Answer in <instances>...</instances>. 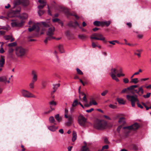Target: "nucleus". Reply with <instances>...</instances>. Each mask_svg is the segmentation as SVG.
Segmentation results:
<instances>
[{
  "label": "nucleus",
  "instance_id": "1",
  "mask_svg": "<svg viewBox=\"0 0 151 151\" xmlns=\"http://www.w3.org/2000/svg\"><path fill=\"white\" fill-rule=\"evenodd\" d=\"M138 87V86L137 85L131 86L129 87H128L127 88L124 89L122 90L121 93H129V91H130L133 93H139V92H140L141 93V94H140V95H141L143 93V90L142 87L139 88L138 90L134 89L135 88H137Z\"/></svg>",
  "mask_w": 151,
  "mask_h": 151
},
{
  "label": "nucleus",
  "instance_id": "2",
  "mask_svg": "<svg viewBox=\"0 0 151 151\" xmlns=\"http://www.w3.org/2000/svg\"><path fill=\"white\" fill-rule=\"evenodd\" d=\"M15 53L16 55L19 58L24 56L26 53V50L21 46H17L15 49Z\"/></svg>",
  "mask_w": 151,
  "mask_h": 151
},
{
  "label": "nucleus",
  "instance_id": "3",
  "mask_svg": "<svg viewBox=\"0 0 151 151\" xmlns=\"http://www.w3.org/2000/svg\"><path fill=\"white\" fill-rule=\"evenodd\" d=\"M107 125L106 122L103 120H97L95 122L94 127L98 129H103Z\"/></svg>",
  "mask_w": 151,
  "mask_h": 151
},
{
  "label": "nucleus",
  "instance_id": "4",
  "mask_svg": "<svg viewBox=\"0 0 151 151\" xmlns=\"http://www.w3.org/2000/svg\"><path fill=\"white\" fill-rule=\"evenodd\" d=\"M55 31V28L52 27L49 28L46 32L47 36L44 40V42L47 43L48 40H51L52 39H55V37L53 36Z\"/></svg>",
  "mask_w": 151,
  "mask_h": 151
},
{
  "label": "nucleus",
  "instance_id": "5",
  "mask_svg": "<svg viewBox=\"0 0 151 151\" xmlns=\"http://www.w3.org/2000/svg\"><path fill=\"white\" fill-rule=\"evenodd\" d=\"M32 74L33 76L32 80L29 85L30 88L31 89H33L34 88V84L37 80V76L36 72L33 70L32 72Z\"/></svg>",
  "mask_w": 151,
  "mask_h": 151
},
{
  "label": "nucleus",
  "instance_id": "6",
  "mask_svg": "<svg viewBox=\"0 0 151 151\" xmlns=\"http://www.w3.org/2000/svg\"><path fill=\"white\" fill-rule=\"evenodd\" d=\"M12 26L13 27H22L24 24V21L23 20H11Z\"/></svg>",
  "mask_w": 151,
  "mask_h": 151
},
{
  "label": "nucleus",
  "instance_id": "7",
  "mask_svg": "<svg viewBox=\"0 0 151 151\" xmlns=\"http://www.w3.org/2000/svg\"><path fill=\"white\" fill-rule=\"evenodd\" d=\"M127 98L128 100L131 101V104L132 107L135 106V102H139V100L137 99V96L136 95L134 96L127 95Z\"/></svg>",
  "mask_w": 151,
  "mask_h": 151
},
{
  "label": "nucleus",
  "instance_id": "8",
  "mask_svg": "<svg viewBox=\"0 0 151 151\" xmlns=\"http://www.w3.org/2000/svg\"><path fill=\"white\" fill-rule=\"evenodd\" d=\"M22 96L26 98H36V96L29 91L24 89H22L21 91Z\"/></svg>",
  "mask_w": 151,
  "mask_h": 151
},
{
  "label": "nucleus",
  "instance_id": "9",
  "mask_svg": "<svg viewBox=\"0 0 151 151\" xmlns=\"http://www.w3.org/2000/svg\"><path fill=\"white\" fill-rule=\"evenodd\" d=\"M90 38L91 39L102 40L104 42H106L105 38L100 33H94L91 36Z\"/></svg>",
  "mask_w": 151,
  "mask_h": 151
},
{
  "label": "nucleus",
  "instance_id": "10",
  "mask_svg": "<svg viewBox=\"0 0 151 151\" xmlns=\"http://www.w3.org/2000/svg\"><path fill=\"white\" fill-rule=\"evenodd\" d=\"M122 72V69L118 70L116 69H112L111 70V76L113 79L115 80L116 81L118 82L119 80L116 76L115 74L118 73H121Z\"/></svg>",
  "mask_w": 151,
  "mask_h": 151
},
{
  "label": "nucleus",
  "instance_id": "11",
  "mask_svg": "<svg viewBox=\"0 0 151 151\" xmlns=\"http://www.w3.org/2000/svg\"><path fill=\"white\" fill-rule=\"evenodd\" d=\"M140 127V125L137 123H135L127 127H124L123 128V129H127L130 130L136 131Z\"/></svg>",
  "mask_w": 151,
  "mask_h": 151
},
{
  "label": "nucleus",
  "instance_id": "12",
  "mask_svg": "<svg viewBox=\"0 0 151 151\" xmlns=\"http://www.w3.org/2000/svg\"><path fill=\"white\" fill-rule=\"evenodd\" d=\"M78 122L81 126L84 127L85 126L86 120L85 117L82 115H80L78 117Z\"/></svg>",
  "mask_w": 151,
  "mask_h": 151
},
{
  "label": "nucleus",
  "instance_id": "13",
  "mask_svg": "<svg viewBox=\"0 0 151 151\" xmlns=\"http://www.w3.org/2000/svg\"><path fill=\"white\" fill-rule=\"evenodd\" d=\"M41 24L39 23H37L34 24L33 26L28 29V30L29 32H31L33 31L35 29L36 31L39 32L40 30V27Z\"/></svg>",
  "mask_w": 151,
  "mask_h": 151
},
{
  "label": "nucleus",
  "instance_id": "14",
  "mask_svg": "<svg viewBox=\"0 0 151 151\" xmlns=\"http://www.w3.org/2000/svg\"><path fill=\"white\" fill-rule=\"evenodd\" d=\"M68 121L65 123V125L69 126L71 125L73 122V117L71 115H69L68 117Z\"/></svg>",
  "mask_w": 151,
  "mask_h": 151
},
{
  "label": "nucleus",
  "instance_id": "15",
  "mask_svg": "<svg viewBox=\"0 0 151 151\" xmlns=\"http://www.w3.org/2000/svg\"><path fill=\"white\" fill-rule=\"evenodd\" d=\"M19 4H21L24 6H27L29 4V2L28 0H20Z\"/></svg>",
  "mask_w": 151,
  "mask_h": 151
},
{
  "label": "nucleus",
  "instance_id": "16",
  "mask_svg": "<svg viewBox=\"0 0 151 151\" xmlns=\"http://www.w3.org/2000/svg\"><path fill=\"white\" fill-rule=\"evenodd\" d=\"M118 122L119 124L124 125L125 123V118L124 117H121L119 118Z\"/></svg>",
  "mask_w": 151,
  "mask_h": 151
},
{
  "label": "nucleus",
  "instance_id": "17",
  "mask_svg": "<svg viewBox=\"0 0 151 151\" xmlns=\"http://www.w3.org/2000/svg\"><path fill=\"white\" fill-rule=\"evenodd\" d=\"M48 128L50 131L52 132H55L58 129V127L54 125H53L48 127Z\"/></svg>",
  "mask_w": 151,
  "mask_h": 151
},
{
  "label": "nucleus",
  "instance_id": "18",
  "mask_svg": "<svg viewBox=\"0 0 151 151\" xmlns=\"http://www.w3.org/2000/svg\"><path fill=\"white\" fill-rule=\"evenodd\" d=\"M77 134L76 132L73 131L72 132V141L73 142H74L76 139Z\"/></svg>",
  "mask_w": 151,
  "mask_h": 151
},
{
  "label": "nucleus",
  "instance_id": "19",
  "mask_svg": "<svg viewBox=\"0 0 151 151\" xmlns=\"http://www.w3.org/2000/svg\"><path fill=\"white\" fill-rule=\"evenodd\" d=\"M117 100L120 104H124L125 103V101H124L123 99L117 98Z\"/></svg>",
  "mask_w": 151,
  "mask_h": 151
},
{
  "label": "nucleus",
  "instance_id": "20",
  "mask_svg": "<svg viewBox=\"0 0 151 151\" xmlns=\"http://www.w3.org/2000/svg\"><path fill=\"white\" fill-rule=\"evenodd\" d=\"M110 21L101 22V26H103L105 25L106 27H108L110 24Z\"/></svg>",
  "mask_w": 151,
  "mask_h": 151
},
{
  "label": "nucleus",
  "instance_id": "21",
  "mask_svg": "<svg viewBox=\"0 0 151 151\" xmlns=\"http://www.w3.org/2000/svg\"><path fill=\"white\" fill-rule=\"evenodd\" d=\"M58 48L59 51L60 53H63L65 52V51L63 45H59L58 46Z\"/></svg>",
  "mask_w": 151,
  "mask_h": 151
},
{
  "label": "nucleus",
  "instance_id": "22",
  "mask_svg": "<svg viewBox=\"0 0 151 151\" xmlns=\"http://www.w3.org/2000/svg\"><path fill=\"white\" fill-rule=\"evenodd\" d=\"M83 96V100L85 102L87 103L88 102V100L86 98V94L83 92H82L81 94V96Z\"/></svg>",
  "mask_w": 151,
  "mask_h": 151
},
{
  "label": "nucleus",
  "instance_id": "23",
  "mask_svg": "<svg viewBox=\"0 0 151 151\" xmlns=\"http://www.w3.org/2000/svg\"><path fill=\"white\" fill-rule=\"evenodd\" d=\"M7 79V77L6 76H3L0 77V82H3L6 83Z\"/></svg>",
  "mask_w": 151,
  "mask_h": 151
},
{
  "label": "nucleus",
  "instance_id": "24",
  "mask_svg": "<svg viewBox=\"0 0 151 151\" xmlns=\"http://www.w3.org/2000/svg\"><path fill=\"white\" fill-rule=\"evenodd\" d=\"M60 84L59 83L56 84H54L53 85V89L54 90L51 93L52 95V94H53L56 91V90L57 89V88H56V86H57V87H59L60 86Z\"/></svg>",
  "mask_w": 151,
  "mask_h": 151
},
{
  "label": "nucleus",
  "instance_id": "25",
  "mask_svg": "<svg viewBox=\"0 0 151 151\" xmlns=\"http://www.w3.org/2000/svg\"><path fill=\"white\" fill-rule=\"evenodd\" d=\"M49 121L50 123L53 124L55 125L56 124L55 123V119L52 116H51L49 118Z\"/></svg>",
  "mask_w": 151,
  "mask_h": 151
},
{
  "label": "nucleus",
  "instance_id": "26",
  "mask_svg": "<svg viewBox=\"0 0 151 151\" xmlns=\"http://www.w3.org/2000/svg\"><path fill=\"white\" fill-rule=\"evenodd\" d=\"M5 62L4 58L1 56L0 58V65L3 66Z\"/></svg>",
  "mask_w": 151,
  "mask_h": 151
},
{
  "label": "nucleus",
  "instance_id": "27",
  "mask_svg": "<svg viewBox=\"0 0 151 151\" xmlns=\"http://www.w3.org/2000/svg\"><path fill=\"white\" fill-rule=\"evenodd\" d=\"M28 16L27 14L24 13L20 17V18L21 19H27L28 18Z\"/></svg>",
  "mask_w": 151,
  "mask_h": 151
},
{
  "label": "nucleus",
  "instance_id": "28",
  "mask_svg": "<svg viewBox=\"0 0 151 151\" xmlns=\"http://www.w3.org/2000/svg\"><path fill=\"white\" fill-rule=\"evenodd\" d=\"M55 118L58 122H60L62 121V118L60 117L59 114L56 115L55 116Z\"/></svg>",
  "mask_w": 151,
  "mask_h": 151
},
{
  "label": "nucleus",
  "instance_id": "29",
  "mask_svg": "<svg viewBox=\"0 0 151 151\" xmlns=\"http://www.w3.org/2000/svg\"><path fill=\"white\" fill-rule=\"evenodd\" d=\"M93 24L96 26H101V22H100L99 21H95L94 22Z\"/></svg>",
  "mask_w": 151,
  "mask_h": 151
},
{
  "label": "nucleus",
  "instance_id": "30",
  "mask_svg": "<svg viewBox=\"0 0 151 151\" xmlns=\"http://www.w3.org/2000/svg\"><path fill=\"white\" fill-rule=\"evenodd\" d=\"M17 45V43L16 42H14L8 45V46L9 47H12L16 46Z\"/></svg>",
  "mask_w": 151,
  "mask_h": 151
},
{
  "label": "nucleus",
  "instance_id": "31",
  "mask_svg": "<svg viewBox=\"0 0 151 151\" xmlns=\"http://www.w3.org/2000/svg\"><path fill=\"white\" fill-rule=\"evenodd\" d=\"M41 23L45 27H48L50 26V24L49 23V22H42Z\"/></svg>",
  "mask_w": 151,
  "mask_h": 151
},
{
  "label": "nucleus",
  "instance_id": "32",
  "mask_svg": "<svg viewBox=\"0 0 151 151\" xmlns=\"http://www.w3.org/2000/svg\"><path fill=\"white\" fill-rule=\"evenodd\" d=\"M81 151H89V150L88 148L86 145H85L82 147L81 150Z\"/></svg>",
  "mask_w": 151,
  "mask_h": 151
},
{
  "label": "nucleus",
  "instance_id": "33",
  "mask_svg": "<svg viewBox=\"0 0 151 151\" xmlns=\"http://www.w3.org/2000/svg\"><path fill=\"white\" fill-rule=\"evenodd\" d=\"M52 21L54 22H58L59 23H61V26H63V24L61 23V22L60 21V19L58 18H55L52 19Z\"/></svg>",
  "mask_w": 151,
  "mask_h": 151
},
{
  "label": "nucleus",
  "instance_id": "34",
  "mask_svg": "<svg viewBox=\"0 0 151 151\" xmlns=\"http://www.w3.org/2000/svg\"><path fill=\"white\" fill-rule=\"evenodd\" d=\"M138 82V78H134L132 79L130 81V83H134L135 84L137 83Z\"/></svg>",
  "mask_w": 151,
  "mask_h": 151
},
{
  "label": "nucleus",
  "instance_id": "35",
  "mask_svg": "<svg viewBox=\"0 0 151 151\" xmlns=\"http://www.w3.org/2000/svg\"><path fill=\"white\" fill-rule=\"evenodd\" d=\"M38 1L41 5H45V6L46 4V2L43 0H39Z\"/></svg>",
  "mask_w": 151,
  "mask_h": 151
},
{
  "label": "nucleus",
  "instance_id": "36",
  "mask_svg": "<svg viewBox=\"0 0 151 151\" xmlns=\"http://www.w3.org/2000/svg\"><path fill=\"white\" fill-rule=\"evenodd\" d=\"M46 83L47 82L45 81L44 80L42 81V88H44L45 87Z\"/></svg>",
  "mask_w": 151,
  "mask_h": 151
},
{
  "label": "nucleus",
  "instance_id": "37",
  "mask_svg": "<svg viewBox=\"0 0 151 151\" xmlns=\"http://www.w3.org/2000/svg\"><path fill=\"white\" fill-rule=\"evenodd\" d=\"M78 104V101L77 100H75L73 103L72 104V106L73 107H75L76 106H77Z\"/></svg>",
  "mask_w": 151,
  "mask_h": 151
},
{
  "label": "nucleus",
  "instance_id": "38",
  "mask_svg": "<svg viewBox=\"0 0 151 151\" xmlns=\"http://www.w3.org/2000/svg\"><path fill=\"white\" fill-rule=\"evenodd\" d=\"M86 36L84 35H78V37L82 40L86 38Z\"/></svg>",
  "mask_w": 151,
  "mask_h": 151
},
{
  "label": "nucleus",
  "instance_id": "39",
  "mask_svg": "<svg viewBox=\"0 0 151 151\" xmlns=\"http://www.w3.org/2000/svg\"><path fill=\"white\" fill-rule=\"evenodd\" d=\"M44 11L40 10L38 12V14L39 16H41L44 13Z\"/></svg>",
  "mask_w": 151,
  "mask_h": 151
},
{
  "label": "nucleus",
  "instance_id": "40",
  "mask_svg": "<svg viewBox=\"0 0 151 151\" xmlns=\"http://www.w3.org/2000/svg\"><path fill=\"white\" fill-rule=\"evenodd\" d=\"M68 110L67 109L65 108V118H67L68 117Z\"/></svg>",
  "mask_w": 151,
  "mask_h": 151
},
{
  "label": "nucleus",
  "instance_id": "41",
  "mask_svg": "<svg viewBox=\"0 0 151 151\" xmlns=\"http://www.w3.org/2000/svg\"><path fill=\"white\" fill-rule=\"evenodd\" d=\"M4 38L6 40H10L12 38L11 35H9L5 36L4 37Z\"/></svg>",
  "mask_w": 151,
  "mask_h": 151
},
{
  "label": "nucleus",
  "instance_id": "42",
  "mask_svg": "<svg viewBox=\"0 0 151 151\" xmlns=\"http://www.w3.org/2000/svg\"><path fill=\"white\" fill-rule=\"evenodd\" d=\"M14 51V50L12 48L9 47L8 50V52L9 53L11 54L13 53Z\"/></svg>",
  "mask_w": 151,
  "mask_h": 151
},
{
  "label": "nucleus",
  "instance_id": "43",
  "mask_svg": "<svg viewBox=\"0 0 151 151\" xmlns=\"http://www.w3.org/2000/svg\"><path fill=\"white\" fill-rule=\"evenodd\" d=\"M74 24H75V25H74L73 24L71 23L70 22L69 24V25L70 26H72V27H73V26H79V25H78V23H77V22L76 21H75V23H74Z\"/></svg>",
  "mask_w": 151,
  "mask_h": 151
},
{
  "label": "nucleus",
  "instance_id": "44",
  "mask_svg": "<svg viewBox=\"0 0 151 151\" xmlns=\"http://www.w3.org/2000/svg\"><path fill=\"white\" fill-rule=\"evenodd\" d=\"M108 91L107 90H106L101 93V95L102 96H105L108 93Z\"/></svg>",
  "mask_w": 151,
  "mask_h": 151
},
{
  "label": "nucleus",
  "instance_id": "45",
  "mask_svg": "<svg viewBox=\"0 0 151 151\" xmlns=\"http://www.w3.org/2000/svg\"><path fill=\"white\" fill-rule=\"evenodd\" d=\"M76 70L77 72V73L80 75H82L83 74V72L81 71L80 70L79 68H77Z\"/></svg>",
  "mask_w": 151,
  "mask_h": 151
},
{
  "label": "nucleus",
  "instance_id": "46",
  "mask_svg": "<svg viewBox=\"0 0 151 151\" xmlns=\"http://www.w3.org/2000/svg\"><path fill=\"white\" fill-rule=\"evenodd\" d=\"M109 107L113 109H115L116 108V106L115 105L111 104L109 105Z\"/></svg>",
  "mask_w": 151,
  "mask_h": 151
},
{
  "label": "nucleus",
  "instance_id": "47",
  "mask_svg": "<svg viewBox=\"0 0 151 151\" xmlns=\"http://www.w3.org/2000/svg\"><path fill=\"white\" fill-rule=\"evenodd\" d=\"M150 93H147L146 95H144L143 96L144 98H148L150 97Z\"/></svg>",
  "mask_w": 151,
  "mask_h": 151
},
{
  "label": "nucleus",
  "instance_id": "48",
  "mask_svg": "<svg viewBox=\"0 0 151 151\" xmlns=\"http://www.w3.org/2000/svg\"><path fill=\"white\" fill-rule=\"evenodd\" d=\"M109 148V146L108 145H106L102 147V150H103L104 149H107Z\"/></svg>",
  "mask_w": 151,
  "mask_h": 151
},
{
  "label": "nucleus",
  "instance_id": "49",
  "mask_svg": "<svg viewBox=\"0 0 151 151\" xmlns=\"http://www.w3.org/2000/svg\"><path fill=\"white\" fill-rule=\"evenodd\" d=\"M50 105H51L55 106L56 105V103L55 101H52L50 102Z\"/></svg>",
  "mask_w": 151,
  "mask_h": 151
},
{
  "label": "nucleus",
  "instance_id": "50",
  "mask_svg": "<svg viewBox=\"0 0 151 151\" xmlns=\"http://www.w3.org/2000/svg\"><path fill=\"white\" fill-rule=\"evenodd\" d=\"M137 37L139 39H142L143 37V35L141 34H138L137 35Z\"/></svg>",
  "mask_w": 151,
  "mask_h": 151
},
{
  "label": "nucleus",
  "instance_id": "51",
  "mask_svg": "<svg viewBox=\"0 0 151 151\" xmlns=\"http://www.w3.org/2000/svg\"><path fill=\"white\" fill-rule=\"evenodd\" d=\"M91 102H92V104L94 105H96L97 104V102L93 99H92L91 100Z\"/></svg>",
  "mask_w": 151,
  "mask_h": 151
},
{
  "label": "nucleus",
  "instance_id": "52",
  "mask_svg": "<svg viewBox=\"0 0 151 151\" xmlns=\"http://www.w3.org/2000/svg\"><path fill=\"white\" fill-rule=\"evenodd\" d=\"M98 46V45L96 43H95L93 42H92V46L93 48H95L97 47Z\"/></svg>",
  "mask_w": 151,
  "mask_h": 151
},
{
  "label": "nucleus",
  "instance_id": "53",
  "mask_svg": "<svg viewBox=\"0 0 151 151\" xmlns=\"http://www.w3.org/2000/svg\"><path fill=\"white\" fill-rule=\"evenodd\" d=\"M45 5H40L38 6V8L40 10L42 9L45 6Z\"/></svg>",
  "mask_w": 151,
  "mask_h": 151
},
{
  "label": "nucleus",
  "instance_id": "54",
  "mask_svg": "<svg viewBox=\"0 0 151 151\" xmlns=\"http://www.w3.org/2000/svg\"><path fill=\"white\" fill-rule=\"evenodd\" d=\"M123 82L125 83H127L129 82V80L127 78H125L123 79Z\"/></svg>",
  "mask_w": 151,
  "mask_h": 151
},
{
  "label": "nucleus",
  "instance_id": "55",
  "mask_svg": "<svg viewBox=\"0 0 151 151\" xmlns=\"http://www.w3.org/2000/svg\"><path fill=\"white\" fill-rule=\"evenodd\" d=\"M122 127V125H120L118 127L117 129V131L119 133Z\"/></svg>",
  "mask_w": 151,
  "mask_h": 151
},
{
  "label": "nucleus",
  "instance_id": "56",
  "mask_svg": "<svg viewBox=\"0 0 151 151\" xmlns=\"http://www.w3.org/2000/svg\"><path fill=\"white\" fill-rule=\"evenodd\" d=\"M137 104L138 107H139L141 109H143V107L139 103V102H137Z\"/></svg>",
  "mask_w": 151,
  "mask_h": 151
},
{
  "label": "nucleus",
  "instance_id": "57",
  "mask_svg": "<svg viewBox=\"0 0 151 151\" xmlns=\"http://www.w3.org/2000/svg\"><path fill=\"white\" fill-rule=\"evenodd\" d=\"M1 29H3L7 30V28L5 26H0V30Z\"/></svg>",
  "mask_w": 151,
  "mask_h": 151
},
{
  "label": "nucleus",
  "instance_id": "58",
  "mask_svg": "<svg viewBox=\"0 0 151 151\" xmlns=\"http://www.w3.org/2000/svg\"><path fill=\"white\" fill-rule=\"evenodd\" d=\"M54 109H52L51 107V109H50L48 111H46L45 112V114H48L50 113L52 110H54Z\"/></svg>",
  "mask_w": 151,
  "mask_h": 151
},
{
  "label": "nucleus",
  "instance_id": "59",
  "mask_svg": "<svg viewBox=\"0 0 151 151\" xmlns=\"http://www.w3.org/2000/svg\"><path fill=\"white\" fill-rule=\"evenodd\" d=\"M94 109L93 108H91V109H89V110H87L86 111V112L88 113H90L91 112H92V111H93L94 110Z\"/></svg>",
  "mask_w": 151,
  "mask_h": 151
},
{
  "label": "nucleus",
  "instance_id": "60",
  "mask_svg": "<svg viewBox=\"0 0 151 151\" xmlns=\"http://www.w3.org/2000/svg\"><path fill=\"white\" fill-rule=\"evenodd\" d=\"M5 32L4 31H0V36L4 35L5 34Z\"/></svg>",
  "mask_w": 151,
  "mask_h": 151
},
{
  "label": "nucleus",
  "instance_id": "61",
  "mask_svg": "<svg viewBox=\"0 0 151 151\" xmlns=\"http://www.w3.org/2000/svg\"><path fill=\"white\" fill-rule=\"evenodd\" d=\"M109 42L111 44L113 45H115V44L114 40H113L112 41H109Z\"/></svg>",
  "mask_w": 151,
  "mask_h": 151
},
{
  "label": "nucleus",
  "instance_id": "62",
  "mask_svg": "<svg viewBox=\"0 0 151 151\" xmlns=\"http://www.w3.org/2000/svg\"><path fill=\"white\" fill-rule=\"evenodd\" d=\"M128 26L129 28H131L132 27V24L131 23L129 22L127 23L126 24Z\"/></svg>",
  "mask_w": 151,
  "mask_h": 151
},
{
  "label": "nucleus",
  "instance_id": "63",
  "mask_svg": "<svg viewBox=\"0 0 151 151\" xmlns=\"http://www.w3.org/2000/svg\"><path fill=\"white\" fill-rule=\"evenodd\" d=\"M104 116L105 118H106L107 119H108L109 120H111V119L108 116L104 115Z\"/></svg>",
  "mask_w": 151,
  "mask_h": 151
},
{
  "label": "nucleus",
  "instance_id": "64",
  "mask_svg": "<svg viewBox=\"0 0 151 151\" xmlns=\"http://www.w3.org/2000/svg\"><path fill=\"white\" fill-rule=\"evenodd\" d=\"M104 142L106 144H108L109 143V142L107 138H105L104 139Z\"/></svg>",
  "mask_w": 151,
  "mask_h": 151
}]
</instances>
